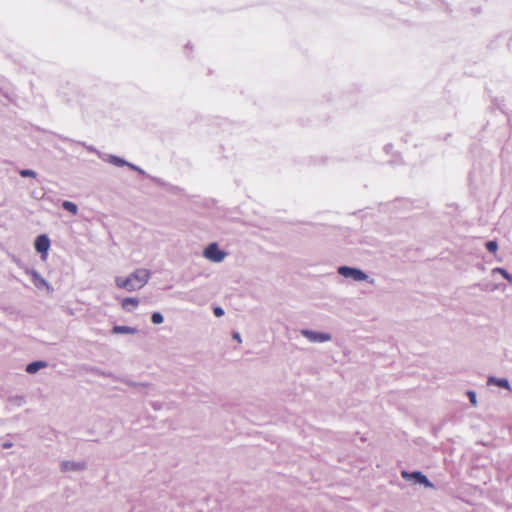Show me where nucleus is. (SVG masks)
<instances>
[{
  "instance_id": "obj_1",
  "label": "nucleus",
  "mask_w": 512,
  "mask_h": 512,
  "mask_svg": "<svg viewBox=\"0 0 512 512\" xmlns=\"http://www.w3.org/2000/svg\"><path fill=\"white\" fill-rule=\"evenodd\" d=\"M150 279V271L147 269H136L128 277H116L115 284L118 288L129 292L141 289Z\"/></svg>"
},
{
  "instance_id": "obj_2",
  "label": "nucleus",
  "mask_w": 512,
  "mask_h": 512,
  "mask_svg": "<svg viewBox=\"0 0 512 512\" xmlns=\"http://www.w3.org/2000/svg\"><path fill=\"white\" fill-rule=\"evenodd\" d=\"M338 273L345 278H351L358 282L367 281L369 278V276L363 270L350 266L338 267Z\"/></svg>"
},
{
  "instance_id": "obj_3",
  "label": "nucleus",
  "mask_w": 512,
  "mask_h": 512,
  "mask_svg": "<svg viewBox=\"0 0 512 512\" xmlns=\"http://www.w3.org/2000/svg\"><path fill=\"white\" fill-rule=\"evenodd\" d=\"M401 476L403 479H405L407 481H412L415 484L423 485V486L429 487V488L434 487V485L432 484V482H430V480L427 478V476L424 475L420 471L409 472V471L403 470L401 472Z\"/></svg>"
},
{
  "instance_id": "obj_4",
  "label": "nucleus",
  "mask_w": 512,
  "mask_h": 512,
  "mask_svg": "<svg viewBox=\"0 0 512 512\" xmlns=\"http://www.w3.org/2000/svg\"><path fill=\"white\" fill-rule=\"evenodd\" d=\"M203 255L206 259L219 263L225 258L226 253L218 247L217 243H210L204 249Z\"/></svg>"
},
{
  "instance_id": "obj_5",
  "label": "nucleus",
  "mask_w": 512,
  "mask_h": 512,
  "mask_svg": "<svg viewBox=\"0 0 512 512\" xmlns=\"http://www.w3.org/2000/svg\"><path fill=\"white\" fill-rule=\"evenodd\" d=\"M301 334L312 343H323L330 341L332 336L329 333L304 329Z\"/></svg>"
},
{
  "instance_id": "obj_6",
  "label": "nucleus",
  "mask_w": 512,
  "mask_h": 512,
  "mask_svg": "<svg viewBox=\"0 0 512 512\" xmlns=\"http://www.w3.org/2000/svg\"><path fill=\"white\" fill-rule=\"evenodd\" d=\"M35 250L38 253L46 254L50 248V239L47 235L41 234L36 237L35 239Z\"/></svg>"
},
{
  "instance_id": "obj_7",
  "label": "nucleus",
  "mask_w": 512,
  "mask_h": 512,
  "mask_svg": "<svg viewBox=\"0 0 512 512\" xmlns=\"http://www.w3.org/2000/svg\"><path fill=\"white\" fill-rule=\"evenodd\" d=\"M85 468L86 463L84 461H62L61 463L62 472L83 471Z\"/></svg>"
},
{
  "instance_id": "obj_8",
  "label": "nucleus",
  "mask_w": 512,
  "mask_h": 512,
  "mask_svg": "<svg viewBox=\"0 0 512 512\" xmlns=\"http://www.w3.org/2000/svg\"><path fill=\"white\" fill-rule=\"evenodd\" d=\"M123 383H125L128 386L134 387L137 389L138 392L149 394L151 390H153V386L148 383H138L131 381L129 379H122Z\"/></svg>"
},
{
  "instance_id": "obj_9",
  "label": "nucleus",
  "mask_w": 512,
  "mask_h": 512,
  "mask_svg": "<svg viewBox=\"0 0 512 512\" xmlns=\"http://www.w3.org/2000/svg\"><path fill=\"white\" fill-rule=\"evenodd\" d=\"M102 159L117 167L126 166L128 164V161H126L125 159L112 154H104Z\"/></svg>"
},
{
  "instance_id": "obj_10",
  "label": "nucleus",
  "mask_w": 512,
  "mask_h": 512,
  "mask_svg": "<svg viewBox=\"0 0 512 512\" xmlns=\"http://www.w3.org/2000/svg\"><path fill=\"white\" fill-rule=\"evenodd\" d=\"M126 166L129 167L130 169L138 172L140 175H142V176H144V177L154 181L155 183H157L159 185H163L164 184L163 181L160 178L153 177V176L147 174L141 167H139V166H137V165H135L133 163L128 162V164Z\"/></svg>"
},
{
  "instance_id": "obj_11",
  "label": "nucleus",
  "mask_w": 512,
  "mask_h": 512,
  "mask_svg": "<svg viewBox=\"0 0 512 512\" xmlns=\"http://www.w3.org/2000/svg\"><path fill=\"white\" fill-rule=\"evenodd\" d=\"M126 166L129 167L130 169L138 172L140 175H142V176H144V177L154 181L155 183H157L159 185H163L164 184L163 181L160 178L153 177V176L147 174L141 167H139V166H137V165H135L133 163L128 162V164Z\"/></svg>"
},
{
  "instance_id": "obj_12",
  "label": "nucleus",
  "mask_w": 512,
  "mask_h": 512,
  "mask_svg": "<svg viewBox=\"0 0 512 512\" xmlns=\"http://www.w3.org/2000/svg\"><path fill=\"white\" fill-rule=\"evenodd\" d=\"M487 384L488 385H496L500 388H504V389H507V390H510V384H509V381L506 379V378H497V377H494V376H490L487 380Z\"/></svg>"
},
{
  "instance_id": "obj_13",
  "label": "nucleus",
  "mask_w": 512,
  "mask_h": 512,
  "mask_svg": "<svg viewBox=\"0 0 512 512\" xmlns=\"http://www.w3.org/2000/svg\"><path fill=\"white\" fill-rule=\"evenodd\" d=\"M47 362L46 361H42V360H38V361H33L31 363H29L27 366H26V372L29 373V374H35L36 372H38L40 369L42 368H45L47 367Z\"/></svg>"
},
{
  "instance_id": "obj_14",
  "label": "nucleus",
  "mask_w": 512,
  "mask_h": 512,
  "mask_svg": "<svg viewBox=\"0 0 512 512\" xmlns=\"http://www.w3.org/2000/svg\"><path fill=\"white\" fill-rule=\"evenodd\" d=\"M137 332V328L124 325H115L112 328L113 334H136Z\"/></svg>"
},
{
  "instance_id": "obj_15",
  "label": "nucleus",
  "mask_w": 512,
  "mask_h": 512,
  "mask_svg": "<svg viewBox=\"0 0 512 512\" xmlns=\"http://www.w3.org/2000/svg\"><path fill=\"white\" fill-rule=\"evenodd\" d=\"M8 402L11 406L21 407L26 403V400H25L24 396L14 395V396H10L8 398Z\"/></svg>"
},
{
  "instance_id": "obj_16",
  "label": "nucleus",
  "mask_w": 512,
  "mask_h": 512,
  "mask_svg": "<svg viewBox=\"0 0 512 512\" xmlns=\"http://www.w3.org/2000/svg\"><path fill=\"white\" fill-rule=\"evenodd\" d=\"M62 208L68 212H70L73 215H76L78 213V206L71 202V201H63L62 202Z\"/></svg>"
},
{
  "instance_id": "obj_17",
  "label": "nucleus",
  "mask_w": 512,
  "mask_h": 512,
  "mask_svg": "<svg viewBox=\"0 0 512 512\" xmlns=\"http://www.w3.org/2000/svg\"><path fill=\"white\" fill-rule=\"evenodd\" d=\"M139 304V300L137 298L128 297L123 299L122 301V307L125 310H130L129 306H132L133 308L137 307Z\"/></svg>"
},
{
  "instance_id": "obj_18",
  "label": "nucleus",
  "mask_w": 512,
  "mask_h": 512,
  "mask_svg": "<svg viewBox=\"0 0 512 512\" xmlns=\"http://www.w3.org/2000/svg\"><path fill=\"white\" fill-rule=\"evenodd\" d=\"M492 273H499L505 278L508 282L512 283V275L508 273V271L502 267H496L492 270Z\"/></svg>"
},
{
  "instance_id": "obj_19",
  "label": "nucleus",
  "mask_w": 512,
  "mask_h": 512,
  "mask_svg": "<svg viewBox=\"0 0 512 512\" xmlns=\"http://www.w3.org/2000/svg\"><path fill=\"white\" fill-rule=\"evenodd\" d=\"M0 93L4 97L11 99V97L13 96V89L9 85L4 84L0 86Z\"/></svg>"
},
{
  "instance_id": "obj_20",
  "label": "nucleus",
  "mask_w": 512,
  "mask_h": 512,
  "mask_svg": "<svg viewBox=\"0 0 512 512\" xmlns=\"http://www.w3.org/2000/svg\"><path fill=\"white\" fill-rule=\"evenodd\" d=\"M164 321V317L160 312H153L151 314V322L153 324H161Z\"/></svg>"
},
{
  "instance_id": "obj_21",
  "label": "nucleus",
  "mask_w": 512,
  "mask_h": 512,
  "mask_svg": "<svg viewBox=\"0 0 512 512\" xmlns=\"http://www.w3.org/2000/svg\"><path fill=\"white\" fill-rule=\"evenodd\" d=\"M485 247L489 252L495 253L498 249V243L495 240H490L486 242Z\"/></svg>"
},
{
  "instance_id": "obj_22",
  "label": "nucleus",
  "mask_w": 512,
  "mask_h": 512,
  "mask_svg": "<svg viewBox=\"0 0 512 512\" xmlns=\"http://www.w3.org/2000/svg\"><path fill=\"white\" fill-rule=\"evenodd\" d=\"M19 174L21 177H24V178H26V177L35 178L37 176V173L31 169H22L19 171Z\"/></svg>"
},
{
  "instance_id": "obj_23",
  "label": "nucleus",
  "mask_w": 512,
  "mask_h": 512,
  "mask_svg": "<svg viewBox=\"0 0 512 512\" xmlns=\"http://www.w3.org/2000/svg\"><path fill=\"white\" fill-rule=\"evenodd\" d=\"M467 396L469 397V400L473 406H476L477 400H476V393L474 391H468Z\"/></svg>"
},
{
  "instance_id": "obj_24",
  "label": "nucleus",
  "mask_w": 512,
  "mask_h": 512,
  "mask_svg": "<svg viewBox=\"0 0 512 512\" xmlns=\"http://www.w3.org/2000/svg\"><path fill=\"white\" fill-rule=\"evenodd\" d=\"M31 276H32V279H33V282L34 284L39 287V284L37 283V280L38 279H41V275L36 271V270H32L31 271Z\"/></svg>"
},
{
  "instance_id": "obj_25",
  "label": "nucleus",
  "mask_w": 512,
  "mask_h": 512,
  "mask_svg": "<svg viewBox=\"0 0 512 512\" xmlns=\"http://www.w3.org/2000/svg\"><path fill=\"white\" fill-rule=\"evenodd\" d=\"M213 313H214V315H215L216 317H221V316H223V315H224V310H223V308H222V307H220V306H215V307L213 308Z\"/></svg>"
},
{
  "instance_id": "obj_26",
  "label": "nucleus",
  "mask_w": 512,
  "mask_h": 512,
  "mask_svg": "<svg viewBox=\"0 0 512 512\" xmlns=\"http://www.w3.org/2000/svg\"><path fill=\"white\" fill-rule=\"evenodd\" d=\"M87 149H88L89 151H91V152H95V153H97V154H98V156H99L100 158H102V157H103V155H104V154H101V153H100L96 148H94L93 146H89V147H87Z\"/></svg>"
},
{
  "instance_id": "obj_27",
  "label": "nucleus",
  "mask_w": 512,
  "mask_h": 512,
  "mask_svg": "<svg viewBox=\"0 0 512 512\" xmlns=\"http://www.w3.org/2000/svg\"><path fill=\"white\" fill-rule=\"evenodd\" d=\"M12 446H13V443H12V442H10V441H5V442H3V443H2V448H3V449H9V448H11Z\"/></svg>"
},
{
  "instance_id": "obj_28",
  "label": "nucleus",
  "mask_w": 512,
  "mask_h": 512,
  "mask_svg": "<svg viewBox=\"0 0 512 512\" xmlns=\"http://www.w3.org/2000/svg\"><path fill=\"white\" fill-rule=\"evenodd\" d=\"M37 283L39 284V287H40L41 285H45V286H47V285H48V283L46 282V280H45L42 276H41V279H38V280H37Z\"/></svg>"
},
{
  "instance_id": "obj_29",
  "label": "nucleus",
  "mask_w": 512,
  "mask_h": 512,
  "mask_svg": "<svg viewBox=\"0 0 512 512\" xmlns=\"http://www.w3.org/2000/svg\"><path fill=\"white\" fill-rule=\"evenodd\" d=\"M233 338L237 340L238 342H241V336L238 332L233 333Z\"/></svg>"
},
{
  "instance_id": "obj_30",
  "label": "nucleus",
  "mask_w": 512,
  "mask_h": 512,
  "mask_svg": "<svg viewBox=\"0 0 512 512\" xmlns=\"http://www.w3.org/2000/svg\"><path fill=\"white\" fill-rule=\"evenodd\" d=\"M160 406H161V405H160L158 402H153V403H152V407H153L155 410L160 409Z\"/></svg>"
}]
</instances>
